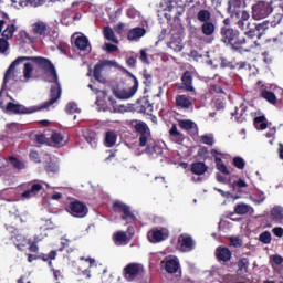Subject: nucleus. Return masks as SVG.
<instances>
[{"mask_svg":"<svg viewBox=\"0 0 283 283\" xmlns=\"http://www.w3.org/2000/svg\"><path fill=\"white\" fill-rule=\"evenodd\" d=\"M34 65L44 71L45 76L49 78L51 85L50 101L44 105V107H51L54 105L59 98H61V84L59 83V74H56V69L50 60L41 56H19L15 59L7 72L4 73L3 87L10 83V81L20 80L21 83H29L34 76Z\"/></svg>","mask_w":283,"mask_h":283,"instance_id":"obj_1","label":"nucleus"},{"mask_svg":"<svg viewBox=\"0 0 283 283\" xmlns=\"http://www.w3.org/2000/svg\"><path fill=\"white\" fill-rule=\"evenodd\" d=\"M274 14V25L282 23L283 19V0H272L271 2L259 1L252 7V17L255 21L266 19L269 14Z\"/></svg>","mask_w":283,"mask_h":283,"instance_id":"obj_2","label":"nucleus"},{"mask_svg":"<svg viewBox=\"0 0 283 283\" xmlns=\"http://www.w3.org/2000/svg\"><path fill=\"white\" fill-rule=\"evenodd\" d=\"M0 107L4 114H34L40 109L36 106L25 107L17 101H12L8 95H3V91L0 92Z\"/></svg>","mask_w":283,"mask_h":283,"instance_id":"obj_3","label":"nucleus"},{"mask_svg":"<svg viewBox=\"0 0 283 283\" xmlns=\"http://www.w3.org/2000/svg\"><path fill=\"white\" fill-rule=\"evenodd\" d=\"M237 28L244 32L248 39H253L258 33V24L251 21V14L249 11H242L240 15L232 18Z\"/></svg>","mask_w":283,"mask_h":283,"instance_id":"obj_4","label":"nucleus"},{"mask_svg":"<svg viewBox=\"0 0 283 283\" xmlns=\"http://www.w3.org/2000/svg\"><path fill=\"white\" fill-rule=\"evenodd\" d=\"M221 40L226 45H231L234 50H238L240 45H244V43H247V39L240 38V31L227 27L221 29Z\"/></svg>","mask_w":283,"mask_h":283,"instance_id":"obj_5","label":"nucleus"},{"mask_svg":"<svg viewBox=\"0 0 283 283\" xmlns=\"http://www.w3.org/2000/svg\"><path fill=\"white\" fill-rule=\"evenodd\" d=\"M143 273H145V269L138 263H129L124 268V277L127 282L140 280Z\"/></svg>","mask_w":283,"mask_h":283,"instance_id":"obj_6","label":"nucleus"},{"mask_svg":"<svg viewBox=\"0 0 283 283\" xmlns=\"http://www.w3.org/2000/svg\"><path fill=\"white\" fill-rule=\"evenodd\" d=\"M32 32L33 34H38L39 36H52V39H56L59 36V30L57 29H50L48 27V23L44 21H36L35 23L32 24Z\"/></svg>","mask_w":283,"mask_h":283,"instance_id":"obj_7","label":"nucleus"},{"mask_svg":"<svg viewBox=\"0 0 283 283\" xmlns=\"http://www.w3.org/2000/svg\"><path fill=\"white\" fill-rule=\"evenodd\" d=\"M138 90V82L136 81L134 86L130 87H124V86H117L113 88V94L116 96V98H119V101H129L134 94H136Z\"/></svg>","mask_w":283,"mask_h":283,"instance_id":"obj_8","label":"nucleus"},{"mask_svg":"<svg viewBox=\"0 0 283 283\" xmlns=\"http://www.w3.org/2000/svg\"><path fill=\"white\" fill-rule=\"evenodd\" d=\"M147 238L153 244L163 242L164 240H167V238H169V230L163 227L153 228L150 231H148Z\"/></svg>","mask_w":283,"mask_h":283,"instance_id":"obj_9","label":"nucleus"},{"mask_svg":"<svg viewBox=\"0 0 283 283\" xmlns=\"http://www.w3.org/2000/svg\"><path fill=\"white\" fill-rule=\"evenodd\" d=\"M113 209L116 213H123L122 219H124L127 223L134 222V220H136V216L132 213L129 206L123 203L122 201H115Z\"/></svg>","mask_w":283,"mask_h":283,"instance_id":"obj_10","label":"nucleus"},{"mask_svg":"<svg viewBox=\"0 0 283 283\" xmlns=\"http://www.w3.org/2000/svg\"><path fill=\"white\" fill-rule=\"evenodd\" d=\"M67 211L74 218H85L87 216V206L81 201H72L69 205Z\"/></svg>","mask_w":283,"mask_h":283,"instance_id":"obj_11","label":"nucleus"},{"mask_svg":"<svg viewBox=\"0 0 283 283\" xmlns=\"http://www.w3.org/2000/svg\"><path fill=\"white\" fill-rule=\"evenodd\" d=\"M210 154L214 158V163L218 171H220L221 174H224V176H229L231 174V170H229L227 165H224V163L222 161L226 155L223 153H220L218 149H212Z\"/></svg>","mask_w":283,"mask_h":283,"instance_id":"obj_12","label":"nucleus"},{"mask_svg":"<svg viewBox=\"0 0 283 283\" xmlns=\"http://www.w3.org/2000/svg\"><path fill=\"white\" fill-rule=\"evenodd\" d=\"M45 185V182L43 181H32L28 184L29 189L25 190L21 196L23 198V200H30V198H34V196H36V193H39V191H41V189H43V186Z\"/></svg>","mask_w":283,"mask_h":283,"instance_id":"obj_13","label":"nucleus"},{"mask_svg":"<svg viewBox=\"0 0 283 283\" xmlns=\"http://www.w3.org/2000/svg\"><path fill=\"white\" fill-rule=\"evenodd\" d=\"M161 264H164L167 273H178V270L180 269V261L178 260V256L174 255L166 256Z\"/></svg>","mask_w":283,"mask_h":283,"instance_id":"obj_14","label":"nucleus"},{"mask_svg":"<svg viewBox=\"0 0 283 283\" xmlns=\"http://www.w3.org/2000/svg\"><path fill=\"white\" fill-rule=\"evenodd\" d=\"M193 239L188 234H181L178 238V249L184 253H189V251H193Z\"/></svg>","mask_w":283,"mask_h":283,"instance_id":"obj_15","label":"nucleus"},{"mask_svg":"<svg viewBox=\"0 0 283 283\" xmlns=\"http://www.w3.org/2000/svg\"><path fill=\"white\" fill-rule=\"evenodd\" d=\"M167 48L172 52H182L185 50V43H182V35L172 33L170 40L167 42Z\"/></svg>","mask_w":283,"mask_h":283,"instance_id":"obj_16","label":"nucleus"},{"mask_svg":"<svg viewBox=\"0 0 283 283\" xmlns=\"http://www.w3.org/2000/svg\"><path fill=\"white\" fill-rule=\"evenodd\" d=\"M77 33L72 35V41H74V45L77 50H81L82 52H90L92 50V46L90 45V40L85 35H78Z\"/></svg>","mask_w":283,"mask_h":283,"instance_id":"obj_17","label":"nucleus"},{"mask_svg":"<svg viewBox=\"0 0 283 283\" xmlns=\"http://www.w3.org/2000/svg\"><path fill=\"white\" fill-rule=\"evenodd\" d=\"M244 6V2L242 0H230L229 1V7H228V12H230L231 19H235V17H240L242 14V8Z\"/></svg>","mask_w":283,"mask_h":283,"instance_id":"obj_18","label":"nucleus"},{"mask_svg":"<svg viewBox=\"0 0 283 283\" xmlns=\"http://www.w3.org/2000/svg\"><path fill=\"white\" fill-rule=\"evenodd\" d=\"M107 65H116V62L105 60L96 64L94 67V78L95 81H98V83H105V78L101 75V72H103V69Z\"/></svg>","mask_w":283,"mask_h":283,"instance_id":"obj_19","label":"nucleus"},{"mask_svg":"<svg viewBox=\"0 0 283 283\" xmlns=\"http://www.w3.org/2000/svg\"><path fill=\"white\" fill-rule=\"evenodd\" d=\"M130 241L132 237H128L125 231H117L113 234V242L116 247H125Z\"/></svg>","mask_w":283,"mask_h":283,"instance_id":"obj_20","label":"nucleus"},{"mask_svg":"<svg viewBox=\"0 0 283 283\" xmlns=\"http://www.w3.org/2000/svg\"><path fill=\"white\" fill-rule=\"evenodd\" d=\"M271 266L276 273V275H282L283 273V258L280 254H273L270 256Z\"/></svg>","mask_w":283,"mask_h":283,"instance_id":"obj_21","label":"nucleus"},{"mask_svg":"<svg viewBox=\"0 0 283 283\" xmlns=\"http://www.w3.org/2000/svg\"><path fill=\"white\" fill-rule=\"evenodd\" d=\"M147 34V30H145V28H133L128 31L127 34V39L128 41H140V39H143V36H145Z\"/></svg>","mask_w":283,"mask_h":283,"instance_id":"obj_22","label":"nucleus"},{"mask_svg":"<svg viewBox=\"0 0 283 283\" xmlns=\"http://www.w3.org/2000/svg\"><path fill=\"white\" fill-rule=\"evenodd\" d=\"M234 213H237V216H247V213L253 214L255 213V209L248 203L240 202L235 205Z\"/></svg>","mask_w":283,"mask_h":283,"instance_id":"obj_23","label":"nucleus"},{"mask_svg":"<svg viewBox=\"0 0 283 283\" xmlns=\"http://www.w3.org/2000/svg\"><path fill=\"white\" fill-rule=\"evenodd\" d=\"M84 264H86L87 269L82 271L83 275H86L87 279L92 277V273H96V268L98 264H96V260L88 258L84 260Z\"/></svg>","mask_w":283,"mask_h":283,"instance_id":"obj_24","label":"nucleus"},{"mask_svg":"<svg viewBox=\"0 0 283 283\" xmlns=\"http://www.w3.org/2000/svg\"><path fill=\"white\" fill-rule=\"evenodd\" d=\"M271 220L273 222H276V224H282L283 222V207L282 206H275L272 208L270 212Z\"/></svg>","mask_w":283,"mask_h":283,"instance_id":"obj_25","label":"nucleus"},{"mask_svg":"<svg viewBox=\"0 0 283 283\" xmlns=\"http://www.w3.org/2000/svg\"><path fill=\"white\" fill-rule=\"evenodd\" d=\"M12 242L15 244L19 251H25V248L30 247V240L25 239L21 234H17L15 237H12Z\"/></svg>","mask_w":283,"mask_h":283,"instance_id":"obj_26","label":"nucleus"},{"mask_svg":"<svg viewBox=\"0 0 283 283\" xmlns=\"http://www.w3.org/2000/svg\"><path fill=\"white\" fill-rule=\"evenodd\" d=\"M216 255L221 262H229L231 260V250L229 248H218Z\"/></svg>","mask_w":283,"mask_h":283,"instance_id":"obj_27","label":"nucleus"},{"mask_svg":"<svg viewBox=\"0 0 283 283\" xmlns=\"http://www.w3.org/2000/svg\"><path fill=\"white\" fill-rule=\"evenodd\" d=\"M176 104L178 107L187 109L191 107V99L187 95H178L176 97Z\"/></svg>","mask_w":283,"mask_h":283,"instance_id":"obj_28","label":"nucleus"},{"mask_svg":"<svg viewBox=\"0 0 283 283\" xmlns=\"http://www.w3.org/2000/svg\"><path fill=\"white\" fill-rule=\"evenodd\" d=\"M130 126L134 127V129H136V132H138L140 135L149 133V128L145 122L132 120Z\"/></svg>","mask_w":283,"mask_h":283,"instance_id":"obj_29","label":"nucleus"},{"mask_svg":"<svg viewBox=\"0 0 283 283\" xmlns=\"http://www.w3.org/2000/svg\"><path fill=\"white\" fill-rule=\"evenodd\" d=\"M182 84L185 86V88L187 90V92H193V78L191 77V73L190 72H186L184 73L182 77H181Z\"/></svg>","mask_w":283,"mask_h":283,"instance_id":"obj_30","label":"nucleus"},{"mask_svg":"<svg viewBox=\"0 0 283 283\" xmlns=\"http://www.w3.org/2000/svg\"><path fill=\"white\" fill-rule=\"evenodd\" d=\"M201 32L205 36H212L216 32V24H213V22H203L201 25Z\"/></svg>","mask_w":283,"mask_h":283,"instance_id":"obj_31","label":"nucleus"},{"mask_svg":"<svg viewBox=\"0 0 283 283\" xmlns=\"http://www.w3.org/2000/svg\"><path fill=\"white\" fill-rule=\"evenodd\" d=\"M90 90H92V92H94V94L97 95V101L96 104L97 105H103V98H107V92L106 91H102L98 90L96 86L88 84Z\"/></svg>","mask_w":283,"mask_h":283,"instance_id":"obj_32","label":"nucleus"},{"mask_svg":"<svg viewBox=\"0 0 283 283\" xmlns=\"http://www.w3.org/2000/svg\"><path fill=\"white\" fill-rule=\"evenodd\" d=\"M149 138H151L149 132L142 134L139 137V145L140 147H145L147 145V151L148 154H151V144L149 143Z\"/></svg>","mask_w":283,"mask_h":283,"instance_id":"obj_33","label":"nucleus"},{"mask_svg":"<svg viewBox=\"0 0 283 283\" xmlns=\"http://www.w3.org/2000/svg\"><path fill=\"white\" fill-rule=\"evenodd\" d=\"M249 271V259L243 258L238 262V275H244Z\"/></svg>","mask_w":283,"mask_h":283,"instance_id":"obj_34","label":"nucleus"},{"mask_svg":"<svg viewBox=\"0 0 283 283\" xmlns=\"http://www.w3.org/2000/svg\"><path fill=\"white\" fill-rule=\"evenodd\" d=\"M254 127L258 130L264 132L269 125L266 124V117L259 116L254 118Z\"/></svg>","mask_w":283,"mask_h":283,"instance_id":"obj_35","label":"nucleus"},{"mask_svg":"<svg viewBox=\"0 0 283 283\" xmlns=\"http://www.w3.org/2000/svg\"><path fill=\"white\" fill-rule=\"evenodd\" d=\"M206 172H207V165H205V163L199 161L192 165V174H196L197 176H202Z\"/></svg>","mask_w":283,"mask_h":283,"instance_id":"obj_36","label":"nucleus"},{"mask_svg":"<svg viewBox=\"0 0 283 283\" xmlns=\"http://www.w3.org/2000/svg\"><path fill=\"white\" fill-rule=\"evenodd\" d=\"M262 98L268 101V103H271L272 105H275L277 103V97L275 96V93L270 92L268 90H263L261 92Z\"/></svg>","mask_w":283,"mask_h":283,"instance_id":"obj_37","label":"nucleus"},{"mask_svg":"<svg viewBox=\"0 0 283 283\" xmlns=\"http://www.w3.org/2000/svg\"><path fill=\"white\" fill-rule=\"evenodd\" d=\"M104 39L112 41V43H118V38H116L114 30L109 27L104 28Z\"/></svg>","mask_w":283,"mask_h":283,"instance_id":"obj_38","label":"nucleus"},{"mask_svg":"<svg viewBox=\"0 0 283 283\" xmlns=\"http://www.w3.org/2000/svg\"><path fill=\"white\" fill-rule=\"evenodd\" d=\"M117 136L114 132H107L105 136V146L114 147L116 145Z\"/></svg>","mask_w":283,"mask_h":283,"instance_id":"obj_39","label":"nucleus"},{"mask_svg":"<svg viewBox=\"0 0 283 283\" xmlns=\"http://www.w3.org/2000/svg\"><path fill=\"white\" fill-rule=\"evenodd\" d=\"M19 36L23 43H36V36L30 35L27 31H20Z\"/></svg>","mask_w":283,"mask_h":283,"instance_id":"obj_40","label":"nucleus"},{"mask_svg":"<svg viewBox=\"0 0 283 283\" xmlns=\"http://www.w3.org/2000/svg\"><path fill=\"white\" fill-rule=\"evenodd\" d=\"M52 143L55 145V147H63L65 145V139H63V135L60 133H53L51 136Z\"/></svg>","mask_w":283,"mask_h":283,"instance_id":"obj_41","label":"nucleus"},{"mask_svg":"<svg viewBox=\"0 0 283 283\" xmlns=\"http://www.w3.org/2000/svg\"><path fill=\"white\" fill-rule=\"evenodd\" d=\"M197 19L198 21H201V23H209V21L211 20V12H209L208 10H201L198 12Z\"/></svg>","mask_w":283,"mask_h":283,"instance_id":"obj_42","label":"nucleus"},{"mask_svg":"<svg viewBox=\"0 0 283 283\" xmlns=\"http://www.w3.org/2000/svg\"><path fill=\"white\" fill-rule=\"evenodd\" d=\"M15 32H17V25L9 24L7 25L6 30L2 32V36H4V39H12Z\"/></svg>","mask_w":283,"mask_h":283,"instance_id":"obj_43","label":"nucleus"},{"mask_svg":"<svg viewBox=\"0 0 283 283\" xmlns=\"http://www.w3.org/2000/svg\"><path fill=\"white\" fill-rule=\"evenodd\" d=\"M179 127H181V129H186V132H189L195 129L196 123H193L191 119H182L179 120Z\"/></svg>","mask_w":283,"mask_h":283,"instance_id":"obj_44","label":"nucleus"},{"mask_svg":"<svg viewBox=\"0 0 283 283\" xmlns=\"http://www.w3.org/2000/svg\"><path fill=\"white\" fill-rule=\"evenodd\" d=\"M249 200L254 202V205H262V202H264L266 200V195H264V191H259L258 197L251 195L249 197Z\"/></svg>","mask_w":283,"mask_h":283,"instance_id":"obj_45","label":"nucleus"},{"mask_svg":"<svg viewBox=\"0 0 283 283\" xmlns=\"http://www.w3.org/2000/svg\"><path fill=\"white\" fill-rule=\"evenodd\" d=\"M85 140L86 143H88V145H91V147H96V133L94 132H88L85 134Z\"/></svg>","mask_w":283,"mask_h":283,"instance_id":"obj_46","label":"nucleus"},{"mask_svg":"<svg viewBox=\"0 0 283 283\" xmlns=\"http://www.w3.org/2000/svg\"><path fill=\"white\" fill-rule=\"evenodd\" d=\"M245 187H249V185L242 178L232 184V189H234V191H241L240 189H245Z\"/></svg>","mask_w":283,"mask_h":283,"instance_id":"obj_47","label":"nucleus"},{"mask_svg":"<svg viewBox=\"0 0 283 283\" xmlns=\"http://www.w3.org/2000/svg\"><path fill=\"white\" fill-rule=\"evenodd\" d=\"M232 163H233L234 167H237V169H240V170H242L247 167V161L242 157H234Z\"/></svg>","mask_w":283,"mask_h":283,"instance_id":"obj_48","label":"nucleus"},{"mask_svg":"<svg viewBox=\"0 0 283 283\" xmlns=\"http://www.w3.org/2000/svg\"><path fill=\"white\" fill-rule=\"evenodd\" d=\"M41 231H48L49 229H54V224L50 219H42L40 224Z\"/></svg>","mask_w":283,"mask_h":283,"instance_id":"obj_49","label":"nucleus"},{"mask_svg":"<svg viewBox=\"0 0 283 283\" xmlns=\"http://www.w3.org/2000/svg\"><path fill=\"white\" fill-rule=\"evenodd\" d=\"M259 240H260V242H262L263 244H271V240H272L271 232L264 231L263 233H261V234L259 235Z\"/></svg>","mask_w":283,"mask_h":283,"instance_id":"obj_50","label":"nucleus"},{"mask_svg":"<svg viewBox=\"0 0 283 283\" xmlns=\"http://www.w3.org/2000/svg\"><path fill=\"white\" fill-rule=\"evenodd\" d=\"M201 143H203V145H210V147H211V146L216 145V139H213L212 134H208V135L201 136Z\"/></svg>","mask_w":283,"mask_h":283,"instance_id":"obj_51","label":"nucleus"},{"mask_svg":"<svg viewBox=\"0 0 283 283\" xmlns=\"http://www.w3.org/2000/svg\"><path fill=\"white\" fill-rule=\"evenodd\" d=\"M169 134L170 136H172V138H177L178 142L182 140V133L178 132V127L176 126V124L172 125Z\"/></svg>","mask_w":283,"mask_h":283,"instance_id":"obj_52","label":"nucleus"},{"mask_svg":"<svg viewBox=\"0 0 283 283\" xmlns=\"http://www.w3.org/2000/svg\"><path fill=\"white\" fill-rule=\"evenodd\" d=\"M66 112L67 114H76L81 112V109H78V105H76V103L71 102L66 105Z\"/></svg>","mask_w":283,"mask_h":283,"instance_id":"obj_53","label":"nucleus"},{"mask_svg":"<svg viewBox=\"0 0 283 283\" xmlns=\"http://www.w3.org/2000/svg\"><path fill=\"white\" fill-rule=\"evenodd\" d=\"M10 49V43L6 39H0V54H6Z\"/></svg>","mask_w":283,"mask_h":283,"instance_id":"obj_54","label":"nucleus"},{"mask_svg":"<svg viewBox=\"0 0 283 283\" xmlns=\"http://www.w3.org/2000/svg\"><path fill=\"white\" fill-rule=\"evenodd\" d=\"M11 6L15 8L17 10H20V8H25L28 6V2L21 1V0H10Z\"/></svg>","mask_w":283,"mask_h":283,"instance_id":"obj_55","label":"nucleus"},{"mask_svg":"<svg viewBox=\"0 0 283 283\" xmlns=\"http://www.w3.org/2000/svg\"><path fill=\"white\" fill-rule=\"evenodd\" d=\"M114 111L118 112L119 114H125V112H129V106L116 105V106H114Z\"/></svg>","mask_w":283,"mask_h":283,"instance_id":"obj_56","label":"nucleus"},{"mask_svg":"<svg viewBox=\"0 0 283 283\" xmlns=\"http://www.w3.org/2000/svg\"><path fill=\"white\" fill-rule=\"evenodd\" d=\"M51 271L53 273L54 280H63V272H61V270H55L54 268H51Z\"/></svg>","mask_w":283,"mask_h":283,"instance_id":"obj_57","label":"nucleus"},{"mask_svg":"<svg viewBox=\"0 0 283 283\" xmlns=\"http://www.w3.org/2000/svg\"><path fill=\"white\" fill-rule=\"evenodd\" d=\"M9 163L12 165V167H14L15 169H21V161H19L17 158L14 157H10L9 158Z\"/></svg>","mask_w":283,"mask_h":283,"instance_id":"obj_58","label":"nucleus"},{"mask_svg":"<svg viewBox=\"0 0 283 283\" xmlns=\"http://www.w3.org/2000/svg\"><path fill=\"white\" fill-rule=\"evenodd\" d=\"M104 50H106V52H116V51H118V46H116L114 44L105 43Z\"/></svg>","mask_w":283,"mask_h":283,"instance_id":"obj_59","label":"nucleus"},{"mask_svg":"<svg viewBox=\"0 0 283 283\" xmlns=\"http://www.w3.org/2000/svg\"><path fill=\"white\" fill-rule=\"evenodd\" d=\"M46 170L50 172V174H56V171H59V166L56 164H50L48 167H46Z\"/></svg>","mask_w":283,"mask_h":283,"instance_id":"obj_60","label":"nucleus"},{"mask_svg":"<svg viewBox=\"0 0 283 283\" xmlns=\"http://www.w3.org/2000/svg\"><path fill=\"white\" fill-rule=\"evenodd\" d=\"M127 17L130 19H136V17H138V11L134 8H130L127 10Z\"/></svg>","mask_w":283,"mask_h":283,"instance_id":"obj_61","label":"nucleus"},{"mask_svg":"<svg viewBox=\"0 0 283 283\" xmlns=\"http://www.w3.org/2000/svg\"><path fill=\"white\" fill-rule=\"evenodd\" d=\"M272 233H274V235H276V238H282V235H283L282 227L273 228L272 229Z\"/></svg>","mask_w":283,"mask_h":283,"instance_id":"obj_62","label":"nucleus"},{"mask_svg":"<svg viewBox=\"0 0 283 283\" xmlns=\"http://www.w3.org/2000/svg\"><path fill=\"white\" fill-rule=\"evenodd\" d=\"M231 244L232 247H242V240L240 238L233 237L231 238Z\"/></svg>","mask_w":283,"mask_h":283,"instance_id":"obj_63","label":"nucleus"},{"mask_svg":"<svg viewBox=\"0 0 283 283\" xmlns=\"http://www.w3.org/2000/svg\"><path fill=\"white\" fill-rule=\"evenodd\" d=\"M140 61L142 63H149V59H147V50H142L140 51Z\"/></svg>","mask_w":283,"mask_h":283,"instance_id":"obj_64","label":"nucleus"}]
</instances>
